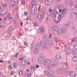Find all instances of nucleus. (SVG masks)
<instances>
[{"label":"nucleus","mask_w":77,"mask_h":77,"mask_svg":"<svg viewBox=\"0 0 77 77\" xmlns=\"http://www.w3.org/2000/svg\"><path fill=\"white\" fill-rule=\"evenodd\" d=\"M52 30L54 31V32H53V34L55 36H57L60 33H65L66 32V30L65 29L60 28L58 29V28L56 26H54L52 29Z\"/></svg>","instance_id":"f257e3e1"},{"label":"nucleus","mask_w":77,"mask_h":77,"mask_svg":"<svg viewBox=\"0 0 77 77\" xmlns=\"http://www.w3.org/2000/svg\"><path fill=\"white\" fill-rule=\"evenodd\" d=\"M52 63L51 60L50 59H48L45 61L43 63V65L45 66H47Z\"/></svg>","instance_id":"f03ea898"},{"label":"nucleus","mask_w":77,"mask_h":77,"mask_svg":"<svg viewBox=\"0 0 77 77\" xmlns=\"http://www.w3.org/2000/svg\"><path fill=\"white\" fill-rule=\"evenodd\" d=\"M37 19L38 20L42 21L44 19V17H42V14H38L37 15Z\"/></svg>","instance_id":"7ed1b4c3"},{"label":"nucleus","mask_w":77,"mask_h":77,"mask_svg":"<svg viewBox=\"0 0 77 77\" xmlns=\"http://www.w3.org/2000/svg\"><path fill=\"white\" fill-rule=\"evenodd\" d=\"M38 59V62L39 63H44L45 59L44 58L42 57H39Z\"/></svg>","instance_id":"20e7f679"},{"label":"nucleus","mask_w":77,"mask_h":77,"mask_svg":"<svg viewBox=\"0 0 77 77\" xmlns=\"http://www.w3.org/2000/svg\"><path fill=\"white\" fill-rule=\"evenodd\" d=\"M53 2V0H47L45 2V4L46 5H50Z\"/></svg>","instance_id":"39448f33"},{"label":"nucleus","mask_w":77,"mask_h":77,"mask_svg":"<svg viewBox=\"0 0 77 77\" xmlns=\"http://www.w3.org/2000/svg\"><path fill=\"white\" fill-rule=\"evenodd\" d=\"M45 73L47 75H51L53 74V71L51 70L47 71L45 72Z\"/></svg>","instance_id":"423d86ee"},{"label":"nucleus","mask_w":77,"mask_h":77,"mask_svg":"<svg viewBox=\"0 0 77 77\" xmlns=\"http://www.w3.org/2000/svg\"><path fill=\"white\" fill-rule=\"evenodd\" d=\"M53 66H54V65L52 63H50L48 65V66L47 67L48 69H52V68H53Z\"/></svg>","instance_id":"0eeeda50"},{"label":"nucleus","mask_w":77,"mask_h":77,"mask_svg":"<svg viewBox=\"0 0 77 77\" xmlns=\"http://www.w3.org/2000/svg\"><path fill=\"white\" fill-rule=\"evenodd\" d=\"M39 45L42 47H45V42L44 41H41L39 42Z\"/></svg>","instance_id":"6e6552de"},{"label":"nucleus","mask_w":77,"mask_h":77,"mask_svg":"<svg viewBox=\"0 0 77 77\" xmlns=\"http://www.w3.org/2000/svg\"><path fill=\"white\" fill-rule=\"evenodd\" d=\"M57 72L58 74H63V72L62 71V69L60 68L57 69Z\"/></svg>","instance_id":"1a4fd4ad"},{"label":"nucleus","mask_w":77,"mask_h":77,"mask_svg":"<svg viewBox=\"0 0 77 77\" xmlns=\"http://www.w3.org/2000/svg\"><path fill=\"white\" fill-rule=\"evenodd\" d=\"M66 3L67 5H71L72 3V2L70 0H66Z\"/></svg>","instance_id":"9d476101"},{"label":"nucleus","mask_w":77,"mask_h":77,"mask_svg":"<svg viewBox=\"0 0 77 77\" xmlns=\"http://www.w3.org/2000/svg\"><path fill=\"white\" fill-rule=\"evenodd\" d=\"M59 61L57 60H54L53 62H52V64H53L54 66L55 65L57 64V63H58Z\"/></svg>","instance_id":"9b49d317"},{"label":"nucleus","mask_w":77,"mask_h":77,"mask_svg":"<svg viewBox=\"0 0 77 77\" xmlns=\"http://www.w3.org/2000/svg\"><path fill=\"white\" fill-rule=\"evenodd\" d=\"M31 3L32 7H33L35 4L36 3V1L35 0H34L31 2Z\"/></svg>","instance_id":"f8f14e48"},{"label":"nucleus","mask_w":77,"mask_h":77,"mask_svg":"<svg viewBox=\"0 0 77 77\" xmlns=\"http://www.w3.org/2000/svg\"><path fill=\"white\" fill-rule=\"evenodd\" d=\"M60 17L61 18H60L59 20H58L57 21H56V20H55L56 23H58L59 22H60V21H61V20H62V14H60Z\"/></svg>","instance_id":"ddd939ff"},{"label":"nucleus","mask_w":77,"mask_h":77,"mask_svg":"<svg viewBox=\"0 0 77 77\" xmlns=\"http://www.w3.org/2000/svg\"><path fill=\"white\" fill-rule=\"evenodd\" d=\"M45 42H46V44H51L52 45V42L51 41H49L48 40H47L45 41Z\"/></svg>","instance_id":"4468645a"},{"label":"nucleus","mask_w":77,"mask_h":77,"mask_svg":"<svg viewBox=\"0 0 77 77\" xmlns=\"http://www.w3.org/2000/svg\"><path fill=\"white\" fill-rule=\"evenodd\" d=\"M71 49H70V48H69V49L68 50L66 51V53L67 54H69L71 53Z\"/></svg>","instance_id":"2eb2a0df"},{"label":"nucleus","mask_w":77,"mask_h":77,"mask_svg":"<svg viewBox=\"0 0 77 77\" xmlns=\"http://www.w3.org/2000/svg\"><path fill=\"white\" fill-rule=\"evenodd\" d=\"M38 48H35V50H34V54H36V53H38Z\"/></svg>","instance_id":"dca6fc26"},{"label":"nucleus","mask_w":77,"mask_h":77,"mask_svg":"<svg viewBox=\"0 0 77 77\" xmlns=\"http://www.w3.org/2000/svg\"><path fill=\"white\" fill-rule=\"evenodd\" d=\"M45 21L46 23H49L50 22V18L47 17Z\"/></svg>","instance_id":"f3484780"},{"label":"nucleus","mask_w":77,"mask_h":77,"mask_svg":"<svg viewBox=\"0 0 77 77\" xmlns=\"http://www.w3.org/2000/svg\"><path fill=\"white\" fill-rule=\"evenodd\" d=\"M42 39H45V41L48 40V38L47 37V36L46 35L43 36L42 37Z\"/></svg>","instance_id":"a211bd4d"},{"label":"nucleus","mask_w":77,"mask_h":77,"mask_svg":"<svg viewBox=\"0 0 77 77\" xmlns=\"http://www.w3.org/2000/svg\"><path fill=\"white\" fill-rule=\"evenodd\" d=\"M66 10L65 9H63V10L62 12H61V14H62L63 15H64V14H66Z\"/></svg>","instance_id":"6ab92c4d"},{"label":"nucleus","mask_w":77,"mask_h":77,"mask_svg":"<svg viewBox=\"0 0 77 77\" xmlns=\"http://www.w3.org/2000/svg\"><path fill=\"white\" fill-rule=\"evenodd\" d=\"M63 71L64 72V73L66 74L68 72V69H65L63 70Z\"/></svg>","instance_id":"aec40b11"},{"label":"nucleus","mask_w":77,"mask_h":77,"mask_svg":"<svg viewBox=\"0 0 77 77\" xmlns=\"http://www.w3.org/2000/svg\"><path fill=\"white\" fill-rule=\"evenodd\" d=\"M69 25H70V23H67L65 25V27H68L69 26Z\"/></svg>","instance_id":"412c9836"},{"label":"nucleus","mask_w":77,"mask_h":77,"mask_svg":"<svg viewBox=\"0 0 77 77\" xmlns=\"http://www.w3.org/2000/svg\"><path fill=\"white\" fill-rule=\"evenodd\" d=\"M77 51L75 50H73L72 52V54L74 55H75L77 54Z\"/></svg>","instance_id":"4be33fe9"},{"label":"nucleus","mask_w":77,"mask_h":77,"mask_svg":"<svg viewBox=\"0 0 77 77\" xmlns=\"http://www.w3.org/2000/svg\"><path fill=\"white\" fill-rule=\"evenodd\" d=\"M76 58H77V57L75 56L73 58L72 60L74 62H75L76 61Z\"/></svg>","instance_id":"5701e85b"},{"label":"nucleus","mask_w":77,"mask_h":77,"mask_svg":"<svg viewBox=\"0 0 77 77\" xmlns=\"http://www.w3.org/2000/svg\"><path fill=\"white\" fill-rule=\"evenodd\" d=\"M60 57H61V56L60 55H57L56 57V59H60Z\"/></svg>","instance_id":"b1692460"},{"label":"nucleus","mask_w":77,"mask_h":77,"mask_svg":"<svg viewBox=\"0 0 77 77\" xmlns=\"http://www.w3.org/2000/svg\"><path fill=\"white\" fill-rule=\"evenodd\" d=\"M40 31L41 32H44V28H41L40 29Z\"/></svg>","instance_id":"393cba45"},{"label":"nucleus","mask_w":77,"mask_h":77,"mask_svg":"<svg viewBox=\"0 0 77 77\" xmlns=\"http://www.w3.org/2000/svg\"><path fill=\"white\" fill-rule=\"evenodd\" d=\"M36 10H35V9H34V11H32V14H33V15H34V14H36Z\"/></svg>","instance_id":"a878e982"},{"label":"nucleus","mask_w":77,"mask_h":77,"mask_svg":"<svg viewBox=\"0 0 77 77\" xmlns=\"http://www.w3.org/2000/svg\"><path fill=\"white\" fill-rule=\"evenodd\" d=\"M18 66V65L17 64V63H16L13 66L14 68H17V66Z\"/></svg>","instance_id":"bb28decb"},{"label":"nucleus","mask_w":77,"mask_h":77,"mask_svg":"<svg viewBox=\"0 0 77 77\" xmlns=\"http://www.w3.org/2000/svg\"><path fill=\"white\" fill-rule=\"evenodd\" d=\"M75 9V8H74V5H72L71 6V9L72 11H73V10H74Z\"/></svg>","instance_id":"cd10ccee"},{"label":"nucleus","mask_w":77,"mask_h":77,"mask_svg":"<svg viewBox=\"0 0 77 77\" xmlns=\"http://www.w3.org/2000/svg\"><path fill=\"white\" fill-rule=\"evenodd\" d=\"M25 0H23L22 1V5H25Z\"/></svg>","instance_id":"c85d7f7f"},{"label":"nucleus","mask_w":77,"mask_h":77,"mask_svg":"<svg viewBox=\"0 0 77 77\" xmlns=\"http://www.w3.org/2000/svg\"><path fill=\"white\" fill-rule=\"evenodd\" d=\"M3 12H4V11H2L1 12V13L0 14V15H2V16H3V15H4L5 13H4Z\"/></svg>","instance_id":"c756f323"},{"label":"nucleus","mask_w":77,"mask_h":77,"mask_svg":"<svg viewBox=\"0 0 77 77\" xmlns=\"http://www.w3.org/2000/svg\"><path fill=\"white\" fill-rule=\"evenodd\" d=\"M64 66L63 64H62L60 65V68L62 69H63L64 68Z\"/></svg>","instance_id":"7c9ffc66"},{"label":"nucleus","mask_w":77,"mask_h":77,"mask_svg":"<svg viewBox=\"0 0 77 77\" xmlns=\"http://www.w3.org/2000/svg\"><path fill=\"white\" fill-rule=\"evenodd\" d=\"M74 47L75 49H77V44L74 45Z\"/></svg>","instance_id":"2f4dec72"},{"label":"nucleus","mask_w":77,"mask_h":77,"mask_svg":"<svg viewBox=\"0 0 77 77\" xmlns=\"http://www.w3.org/2000/svg\"><path fill=\"white\" fill-rule=\"evenodd\" d=\"M73 15H71V18L72 19V20L73 21H74L75 20V19H74V17H73Z\"/></svg>","instance_id":"473e14b6"},{"label":"nucleus","mask_w":77,"mask_h":77,"mask_svg":"<svg viewBox=\"0 0 77 77\" xmlns=\"http://www.w3.org/2000/svg\"><path fill=\"white\" fill-rule=\"evenodd\" d=\"M10 16H11V14L9 13L7 15V17L8 18H10Z\"/></svg>","instance_id":"72a5a7b5"},{"label":"nucleus","mask_w":77,"mask_h":77,"mask_svg":"<svg viewBox=\"0 0 77 77\" xmlns=\"http://www.w3.org/2000/svg\"><path fill=\"white\" fill-rule=\"evenodd\" d=\"M23 62H24V63H27V61H26V60H23V61H22V63H23Z\"/></svg>","instance_id":"f704fd0d"},{"label":"nucleus","mask_w":77,"mask_h":77,"mask_svg":"<svg viewBox=\"0 0 77 77\" xmlns=\"http://www.w3.org/2000/svg\"><path fill=\"white\" fill-rule=\"evenodd\" d=\"M67 48H69H69H71V47H72V46L71 45H67Z\"/></svg>","instance_id":"c9c22d12"},{"label":"nucleus","mask_w":77,"mask_h":77,"mask_svg":"<svg viewBox=\"0 0 77 77\" xmlns=\"http://www.w3.org/2000/svg\"><path fill=\"white\" fill-rule=\"evenodd\" d=\"M60 7H59V8H58V9L59 10V12H62V9H60Z\"/></svg>","instance_id":"e433bc0d"},{"label":"nucleus","mask_w":77,"mask_h":77,"mask_svg":"<svg viewBox=\"0 0 77 77\" xmlns=\"http://www.w3.org/2000/svg\"><path fill=\"white\" fill-rule=\"evenodd\" d=\"M66 77H71V74H68L67 75Z\"/></svg>","instance_id":"4c0bfd02"},{"label":"nucleus","mask_w":77,"mask_h":77,"mask_svg":"<svg viewBox=\"0 0 77 77\" xmlns=\"http://www.w3.org/2000/svg\"><path fill=\"white\" fill-rule=\"evenodd\" d=\"M2 6L4 7H5V6H8V5L6 4H2Z\"/></svg>","instance_id":"58836bf2"},{"label":"nucleus","mask_w":77,"mask_h":77,"mask_svg":"<svg viewBox=\"0 0 77 77\" xmlns=\"http://www.w3.org/2000/svg\"><path fill=\"white\" fill-rule=\"evenodd\" d=\"M34 26H37L38 24L37 22H35L34 23Z\"/></svg>","instance_id":"ea45409f"},{"label":"nucleus","mask_w":77,"mask_h":77,"mask_svg":"<svg viewBox=\"0 0 77 77\" xmlns=\"http://www.w3.org/2000/svg\"><path fill=\"white\" fill-rule=\"evenodd\" d=\"M32 77V75L31 74H29L27 75V77Z\"/></svg>","instance_id":"a19ab883"},{"label":"nucleus","mask_w":77,"mask_h":77,"mask_svg":"<svg viewBox=\"0 0 77 77\" xmlns=\"http://www.w3.org/2000/svg\"><path fill=\"white\" fill-rule=\"evenodd\" d=\"M36 46L37 47V48H38L39 47V44H36Z\"/></svg>","instance_id":"79ce46f5"},{"label":"nucleus","mask_w":77,"mask_h":77,"mask_svg":"<svg viewBox=\"0 0 77 77\" xmlns=\"http://www.w3.org/2000/svg\"><path fill=\"white\" fill-rule=\"evenodd\" d=\"M24 45H25V46H27L28 45L27 43V42H24Z\"/></svg>","instance_id":"37998d69"},{"label":"nucleus","mask_w":77,"mask_h":77,"mask_svg":"<svg viewBox=\"0 0 77 77\" xmlns=\"http://www.w3.org/2000/svg\"><path fill=\"white\" fill-rule=\"evenodd\" d=\"M30 18H31V15H30V16H28L27 17V20H29Z\"/></svg>","instance_id":"c03bdc74"},{"label":"nucleus","mask_w":77,"mask_h":77,"mask_svg":"<svg viewBox=\"0 0 77 77\" xmlns=\"http://www.w3.org/2000/svg\"><path fill=\"white\" fill-rule=\"evenodd\" d=\"M24 15L25 16H26L27 15V11H26L24 13Z\"/></svg>","instance_id":"a18cd8bd"},{"label":"nucleus","mask_w":77,"mask_h":77,"mask_svg":"<svg viewBox=\"0 0 77 77\" xmlns=\"http://www.w3.org/2000/svg\"><path fill=\"white\" fill-rule=\"evenodd\" d=\"M8 68H10V69H12V68H11V65H9L8 66Z\"/></svg>","instance_id":"49530a36"},{"label":"nucleus","mask_w":77,"mask_h":77,"mask_svg":"<svg viewBox=\"0 0 77 77\" xmlns=\"http://www.w3.org/2000/svg\"><path fill=\"white\" fill-rule=\"evenodd\" d=\"M18 54H19V52H18L16 54V55L15 56V57H17V56L18 55Z\"/></svg>","instance_id":"de8ad7c7"},{"label":"nucleus","mask_w":77,"mask_h":77,"mask_svg":"<svg viewBox=\"0 0 77 77\" xmlns=\"http://www.w3.org/2000/svg\"><path fill=\"white\" fill-rule=\"evenodd\" d=\"M33 48V44H31V48Z\"/></svg>","instance_id":"09e8293b"},{"label":"nucleus","mask_w":77,"mask_h":77,"mask_svg":"<svg viewBox=\"0 0 77 77\" xmlns=\"http://www.w3.org/2000/svg\"><path fill=\"white\" fill-rule=\"evenodd\" d=\"M39 68V66L38 65H36V68Z\"/></svg>","instance_id":"8fccbe9b"},{"label":"nucleus","mask_w":77,"mask_h":77,"mask_svg":"<svg viewBox=\"0 0 77 77\" xmlns=\"http://www.w3.org/2000/svg\"><path fill=\"white\" fill-rule=\"evenodd\" d=\"M75 39H73L72 40L71 42H75Z\"/></svg>","instance_id":"3c124183"},{"label":"nucleus","mask_w":77,"mask_h":77,"mask_svg":"<svg viewBox=\"0 0 77 77\" xmlns=\"http://www.w3.org/2000/svg\"><path fill=\"white\" fill-rule=\"evenodd\" d=\"M72 77H77V74L76 75H74Z\"/></svg>","instance_id":"603ef678"},{"label":"nucleus","mask_w":77,"mask_h":77,"mask_svg":"<svg viewBox=\"0 0 77 77\" xmlns=\"http://www.w3.org/2000/svg\"><path fill=\"white\" fill-rule=\"evenodd\" d=\"M49 38L51 39V34H50L49 35Z\"/></svg>","instance_id":"864d4df0"},{"label":"nucleus","mask_w":77,"mask_h":77,"mask_svg":"<svg viewBox=\"0 0 77 77\" xmlns=\"http://www.w3.org/2000/svg\"><path fill=\"white\" fill-rule=\"evenodd\" d=\"M74 7L75 8V9L77 8V5L74 6Z\"/></svg>","instance_id":"5fc2aeb1"},{"label":"nucleus","mask_w":77,"mask_h":77,"mask_svg":"<svg viewBox=\"0 0 77 77\" xmlns=\"http://www.w3.org/2000/svg\"><path fill=\"white\" fill-rule=\"evenodd\" d=\"M32 68H33V67H31V68H30V71H32L33 70V69H32Z\"/></svg>","instance_id":"6e6d98bb"},{"label":"nucleus","mask_w":77,"mask_h":77,"mask_svg":"<svg viewBox=\"0 0 77 77\" xmlns=\"http://www.w3.org/2000/svg\"><path fill=\"white\" fill-rule=\"evenodd\" d=\"M8 17H6L5 18V20H6H6H7V19H8Z\"/></svg>","instance_id":"4d7b16f0"},{"label":"nucleus","mask_w":77,"mask_h":77,"mask_svg":"<svg viewBox=\"0 0 77 77\" xmlns=\"http://www.w3.org/2000/svg\"><path fill=\"white\" fill-rule=\"evenodd\" d=\"M11 28H10V27L8 29V30H9V32H11Z\"/></svg>","instance_id":"13d9d810"},{"label":"nucleus","mask_w":77,"mask_h":77,"mask_svg":"<svg viewBox=\"0 0 77 77\" xmlns=\"http://www.w3.org/2000/svg\"><path fill=\"white\" fill-rule=\"evenodd\" d=\"M41 6H39V7H38V10H39V9H41Z\"/></svg>","instance_id":"bf43d9fd"},{"label":"nucleus","mask_w":77,"mask_h":77,"mask_svg":"<svg viewBox=\"0 0 77 77\" xmlns=\"http://www.w3.org/2000/svg\"><path fill=\"white\" fill-rule=\"evenodd\" d=\"M32 68H33V69H35V66H32Z\"/></svg>","instance_id":"052dcab7"},{"label":"nucleus","mask_w":77,"mask_h":77,"mask_svg":"<svg viewBox=\"0 0 77 77\" xmlns=\"http://www.w3.org/2000/svg\"><path fill=\"white\" fill-rule=\"evenodd\" d=\"M24 59V58H20L19 59V60H22V59Z\"/></svg>","instance_id":"680f3d73"},{"label":"nucleus","mask_w":77,"mask_h":77,"mask_svg":"<svg viewBox=\"0 0 77 77\" xmlns=\"http://www.w3.org/2000/svg\"><path fill=\"white\" fill-rule=\"evenodd\" d=\"M52 10H51V9H49V12H51V11Z\"/></svg>","instance_id":"e2e57ef3"},{"label":"nucleus","mask_w":77,"mask_h":77,"mask_svg":"<svg viewBox=\"0 0 77 77\" xmlns=\"http://www.w3.org/2000/svg\"><path fill=\"white\" fill-rule=\"evenodd\" d=\"M25 31H27V30H28L27 28H25Z\"/></svg>","instance_id":"0e129e2a"},{"label":"nucleus","mask_w":77,"mask_h":77,"mask_svg":"<svg viewBox=\"0 0 77 77\" xmlns=\"http://www.w3.org/2000/svg\"><path fill=\"white\" fill-rule=\"evenodd\" d=\"M3 61L2 60H0V63H2V62H3Z\"/></svg>","instance_id":"69168bd1"},{"label":"nucleus","mask_w":77,"mask_h":77,"mask_svg":"<svg viewBox=\"0 0 77 77\" xmlns=\"http://www.w3.org/2000/svg\"><path fill=\"white\" fill-rule=\"evenodd\" d=\"M20 24H21V26H23V22H21L20 23Z\"/></svg>","instance_id":"338daca9"},{"label":"nucleus","mask_w":77,"mask_h":77,"mask_svg":"<svg viewBox=\"0 0 77 77\" xmlns=\"http://www.w3.org/2000/svg\"><path fill=\"white\" fill-rule=\"evenodd\" d=\"M59 0H57L56 1L57 3H59Z\"/></svg>","instance_id":"774afa93"}]
</instances>
